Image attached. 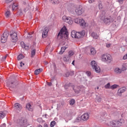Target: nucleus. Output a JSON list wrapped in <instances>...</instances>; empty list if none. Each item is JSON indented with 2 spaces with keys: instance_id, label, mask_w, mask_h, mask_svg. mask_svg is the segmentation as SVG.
Masks as SVG:
<instances>
[{
  "instance_id": "864d4df0",
  "label": "nucleus",
  "mask_w": 127,
  "mask_h": 127,
  "mask_svg": "<svg viewBox=\"0 0 127 127\" xmlns=\"http://www.w3.org/2000/svg\"><path fill=\"white\" fill-rule=\"evenodd\" d=\"M93 1H93V0H88V2H89V3H92Z\"/></svg>"
},
{
  "instance_id": "ddd939ff",
  "label": "nucleus",
  "mask_w": 127,
  "mask_h": 127,
  "mask_svg": "<svg viewBox=\"0 0 127 127\" xmlns=\"http://www.w3.org/2000/svg\"><path fill=\"white\" fill-rule=\"evenodd\" d=\"M17 85H18V82L17 81V80L14 79L13 81L11 82V87H10V90H13V89H14V88H15V87H16Z\"/></svg>"
},
{
  "instance_id": "49530a36",
  "label": "nucleus",
  "mask_w": 127,
  "mask_h": 127,
  "mask_svg": "<svg viewBox=\"0 0 127 127\" xmlns=\"http://www.w3.org/2000/svg\"><path fill=\"white\" fill-rule=\"evenodd\" d=\"M13 0H6V3H9V2H11V1Z\"/></svg>"
},
{
  "instance_id": "58836bf2",
  "label": "nucleus",
  "mask_w": 127,
  "mask_h": 127,
  "mask_svg": "<svg viewBox=\"0 0 127 127\" xmlns=\"http://www.w3.org/2000/svg\"><path fill=\"white\" fill-rule=\"evenodd\" d=\"M72 85H71V83H69L68 84H65L64 85V88L65 89H68V87H71Z\"/></svg>"
},
{
  "instance_id": "f3484780",
  "label": "nucleus",
  "mask_w": 127,
  "mask_h": 127,
  "mask_svg": "<svg viewBox=\"0 0 127 127\" xmlns=\"http://www.w3.org/2000/svg\"><path fill=\"white\" fill-rule=\"evenodd\" d=\"M89 119V114L88 113H85L81 116V120L83 121H87Z\"/></svg>"
},
{
  "instance_id": "9d476101",
  "label": "nucleus",
  "mask_w": 127,
  "mask_h": 127,
  "mask_svg": "<svg viewBox=\"0 0 127 127\" xmlns=\"http://www.w3.org/2000/svg\"><path fill=\"white\" fill-rule=\"evenodd\" d=\"M10 36L12 42L15 43L17 41V33L13 31L12 33L10 34Z\"/></svg>"
},
{
  "instance_id": "a878e982",
  "label": "nucleus",
  "mask_w": 127,
  "mask_h": 127,
  "mask_svg": "<svg viewBox=\"0 0 127 127\" xmlns=\"http://www.w3.org/2000/svg\"><path fill=\"white\" fill-rule=\"evenodd\" d=\"M93 69H94L96 73H100V72H101V68H100L98 65H97L96 67H94Z\"/></svg>"
},
{
  "instance_id": "4c0bfd02",
  "label": "nucleus",
  "mask_w": 127,
  "mask_h": 127,
  "mask_svg": "<svg viewBox=\"0 0 127 127\" xmlns=\"http://www.w3.org/2000/svg\"><path fill=\"white\" fill-rule=\"evenodd\" d=\"M69 72V75L70 76H74V74H75V71L73 70H71Z\"/></svg>"
},
{
  "instance_id": "0eeeda50",
  "label": "nucleus",
  "mask_w": 127,
  "mask_h": 127,
  "mask_svg": "<svg viewBox=\"0 0 127 127\" xmlns=\"http://www.w3.org/2000/svg\"><path fill=\"white\" fill-rule=\"evenodd\" d=\"M74 22L75 23L79 24L80 26H82V27H85L86 26V22H85V20L82 18L80 19L76 18L74 19Z\"/></svg>"
},
{
  "instance_id": "c03bdc74",
  "label": "nucleus",
  "mask_w": 127,
  "mask_h": 127,
  "mask_svg": "<svg viewBox=\"0 0 127 127\" xmlns=\"http://www.w3.org/2000/svg\"><path fill=\"white\" fill-rule=\"evenodd\" d=\"M58 3H59V0H55L54 4H58Z\"/></svg>"
},
{
  "instance_id": "680f3d73",
  "label": "nucleus",
  "mask_w": 127,
  "mask_h": 127,
  "mask_svg": "<svg viewBox=\"0 0 127 127\" xmlns=\"http://www.w3.org/2000/svg\"><path fill=\"white\" fill-rule=\"evenodd\" d=\"M44 116L45 117V118H46V117H47V114H45Z\"/></svg>"
},
{
  "instance_id": "bf43d9fd",
  "label": "nucleus",
  "mask_w": 127,
  "mask_h": 127,
  "mask_svg": "<svg viewBox=\"0 0 127 127\" xmlns=\"http://www.w3.org/2000/svg\"><path fill=\"white\" fill-rule=\"evenodd\" d=\"M1 61H5V59H4V58H3V57L1 58Z\"/></svg>"
},
{
  "instance_id": "f03ea898",
  "label": "nucleus",
  "mask_w": 127,
  "mask_h": 127,
  "mask_svg": "<svg viewBox=\"0 0 127 127\" xmlns=\"http://www.w3.org/2000/svg\"><path fill=\"white\" fill-rule=\"evenodd\" d=\"M100 19L101 20L104 21L105 24H110L111 23V21H112V19H111V16H107V14L105 12V11H102L101 14L100 16Z\"/></svg>"
},
{
  "instance_id": "412c9836",
  "label": "nucleus",
  "mask_w": 127,
  "mask_h": 127,
  "mask_svg": "<svg viewBox=\"0 0 127 127\" xmlns=\"http://www.w3.org/2000/svg\"><path fill=\"white\" fill-rule=\"evenodd\" d=\"M91 65L92 66L93 69H94V68L98 66V64H97V63H96L95 61H92L91 63Z\"/></svg>"
},
{
  "instance_id": "f704fd0d",
  "label": "nucleus",
  "mask_w": 127,
  "mask_h": 127,
  "mask_svg": "<svg viewBox=\"0 0 127 127\" xmlns=\"http://www.w3.org/2000/svg\"><path fill=\"white\" fill-rule=\"evenodd\" d=\"M126 66H127V64H125L124 65H123L122 66L123 71H126V70H127V67Z\"/></svg>"
},
{
  "instance_id": "aec40b11",
  "label": "nucleus",
  "mask_w": 127,
  "mask_h": 127,
  "mask_svg": "<svg viewBox=\"0 0 127 127\" xmlns=\"http://www.w3.org/2000/svg\"><path fill=\"white\" fill-rule=\"evenodd\" d=\"M26 109H27L28 111H32V106H31V104H30V103L26 105Z\"/></svg>"
},
{
  "instance_id": "e2e57ef3",
  "label": "nucleus",
  "mask_w": 127,
  "mask_h": 127,
  "mask_svg": "<svg viewBox=\"0 0 127 127\" xmlns=\"http://www.w3.org/2000/svg\"><path fill=\"white\" fill-rule=\"evenodd\" d=\"M97 90H99V87H97Z\"/></svg>"
},
{
  "instance_id": "de8ad7c7",
  "label": "nucleus",
  "mask_w": 127,
  "mask_h": 127,
  "mask_svg": "<svg viewBox=\"0 0 127 127\" xmlns=\"http://www.w3.org/2000/svg\"><path fill=\"white\" fill-rule=\"evenodd\" d=\"M47 85L49 86L50 87H51L52 86V82H48Z\"/></svg>"
},
{
  "instance_id": "0e129e2a",
  "label": "nucleus",
  "mask_w": 127,
  "mask_h": 127,
  "mask_svg": "<svg viewBox=\"0 0 127 127\" xmlns=\"http://www.w3.org/2000/svg\"><path fill=\"white\" fill-rule=\"evenodd\" d=\"M126 42H127V38L126 39Z\"/></svg>"
},
{
  "instance_id": "4be33fe9",
  "label": "nucleus",
  "mask_w": 127,
  "mask_h": 127,
  "mask_svg": "<svg viewBox=\"0 0 127 127\" xmlns=\"http://www.w3.org/2000/svg\"><path fill=\"white\" fill-rule=\"evenodd\" d=\"M43 71L42 68L37 69L35 70V75H38L40 73H41Z\"/></svg>"
},
{
  "instance_id": "37998d69",
  "label": "nucleus",
  "mask_w": 127,
  "mask_h": 127,
  "mask_svg": "<svg viewBox=\"0 0 127 127\" xmlns=\"http://www.w3.org/2000/svg\"><path fill=\"white\" fill-rule=\"evenodd\" d=\"M96 101H97L98 103H100V102L102 101V98H101L100 97H97Z\"/></svg>"
},
{
  "instance_id": "f8f14e48",
  "label": "nucleus",
  "mask_w": 127,
  "mask_h": 127,
  "mask_svg": "<svg viewBox=\"0 0 127 127\" xmlns=\"http://www.w3.org/2000/svg\"><path fill=\"white\" fill-rule=\"evenodd\" d=\"M86 34L85 30H82L80 32H76V38L79 39L83 37Z\"/></svg>"
},
{
  "instance_id": "c85d7f7f",
  "label": "nucleus",
  "mask_w": 127,
  "mask_h": 127,
  "mask_svg": "<svg viewBox=\"0 0 127 127\" xmlns=\"http://www.w3.org/2000/svg\"><path fill=\"white\" fill-rule=\"evenodd\" d=\"M90 52L91 53V54H92V55H94L95 54H96V50H95V48H92L90 50Z\"/></svg>"
},
{
  "instance_id": "2eb2a0df",
  "label": "nucleus",
  "mask_w": 127,
  "mask_h": 127,
  "mask_svg": "<svg viewBox=\"0 0 127 127\" xmlns=\"http://www.w3.org/2000/svg\"><path fill=\"white\" fill-rule=\"evenodd\" d=\"M15 109L17 111H18L19 112H20L21 110H22V106H21V105L19 104V103H15L14 104Z\"/></svg>"
},
{
  "instance_id": "20e7f679",
  "label": "nucleus",
  "mask_w": 127,
  "mask_h": 127,
  "mask_svg": "<svg viewBox=\"0 0 127 127\" xmlns=\"http://www.w3.org/2000/svg\"><path fill=\"white\" fill-rule=\"evenodd\" d=\"M63 34H65V35H68V32L67 31V28L64 26L62 28L59 33L58 34V38L62 39L63 38Z\"/></svg>"
},
{
  "instance_id": "393cba45",
  "label": "nucleus",
  "mask_w": 127,
  "mask_h": 127,
  "mask_svg": "<svg viewBox=\"0 0 127 127\" xmlns=\"http://www.w3.org/2000/svg\"><path fill=\"white\" fill-rule=\"evenodd\" d=\"M114 71L115 73H116V74H121V73H122V70H121V69H120L119 67L116 68Z\"/></svg>"
},
{
  "instance_id": "1a4fd4ad",
  "label": "nucleus",
  "mask_w": 127,
  "mask_h": 127,
  "mask_svg": "<svg viewBox=\"0 0 127 127\" xmlns=\"http://www.w3.org/2000/svg\"><path fill=\"white\" fill-rule=\"evenodd\" d=\"M41 31L42 32V38H46V37H47V35L48 34V32L49 31V29L48 27H45L41 30Z\"/></svg>"
},
{
  "instance_id": "c9c22d12",
  "label": "nucleus",
  "mask_w": 127,
  "mask_h": 127,
  "mask_svg": "<svg viewBox=\"0 0 127 127\" xmlns=\"http://www.w3.org/2000/svg\"><path fill=\"white\" fill-rule=\"evenodd\" d=\"M110 87H111V83H108L106 85H105V89H110Z\"/></svg>"
},
{
  "instance_id": "603ef678",
  "label": "nucleus",
  "mask_w": 127,
  "mask_h": 127,
  "mask_svg": "<svg viewBox=\"0 0 127 127\" xmlns=\"http://www.w3.org/2000/svg\"><path fill=\"white\" fill-rule=\"evenodd\" d=\"M106 47H108V48L109 47H111V44H107Z\"/></svg>"
},
{
  "instance_id": "a18cd8bd",
  "label": "nucleus",
  "mask_w": 127,
  "mask_h": 127,
  "mask_svg": "<svg viewBox=\"0 0 127 127\" xmlns=\"http://www.w3.org/2000/svg\"><path fill=\"white\" fill-rule=\"evenodd\" d=\"M68 76H70L69 71H68L65 73V77H68Z\"/></svg>"
},
{
  "instance_id": "7c9ffc66",
  "label": "nucleus",
  "mask_w": 127,
  "mask_h": 127,
  "mask_svg": "<svg viewBox=\"0 0 127 127\" xmlns=\"http://www.w3.org/2000/svg\"><path fill=\"white\" fill-rule=\"evenodd\" d=\"M10 16V11H7L5 12V17L8 18V17Z\"/></svg>"
},
{
  "instance_id": "4d7b16f0",
  "label": "nucleus",
  "mask_w": 127,
  "mask_h": 127,
  "mask_svg": "<svg viewBox=\"0 0 127 127\" xmlns=\"http://www.w3.org/2000/svg\"><path fill=\"white\" fill-rule=\"evenodd\" d=\"M19 122H20V123H21L22 124L24 123V121H23V120H19Z\"/></svg>"
},
{
  "instance_id": "7ed1b4c3",
  "label": "nucleus",
  "mask_w": 127,
  "mask_h": 127,
  "mask_svg": "<svg viewBox=\"0 0 127 127\" xmlns=\"http://www.w3.org/2000/svg\"><path fill=\"white\" fill-rule=\"evenodd\" d=\"M125 124L124 119H120V121H112L110 122V126L113 127H122Z\"/></svg>"
},
{
  "instance_id": "6e6552de",
  "label": "nucleus",
  "mask_w": 127,
  "mask_h": 127,
  "mask_svg": "<svg viewBox=\"0 0 127 127\" xmlns=\"http://www.w3.org/2000/svg\"><path fill=\"white\" fill-rule=\"evenodd\" d=\"M73 55H74V52L72 51H69L68 52V55L65 56V57L63 58L64 61V62H68L69 60H70V57L73 56Z\"/></svg>"
},
{
  "instance_id": "c756f323",
  "label": "nucleus",
  "mask_w": 127,
  "mask_h": 127,
  "mask_svg": "<svg viewBox=\"0 0 127 127\" xmlns=\"http://www.w3.org/2000/svg\"><path fill=\"white\" fill-rule=\"evenodd\" d=\"M5 114L3 112H0V120H1L3 118H4Z\"/></svg>"
},
{
  "instance_id": "a211bd4d",
  "label": "nucleus",
  "mask_w": 127,
  "mask_h": 127,
  "mask_svg": "<svg viewBox=\"0 0 127 127\" xmlns=\"http://www.w3.org/2000/svg\"><path fill=\"white\" fill-rule=\"evenodd\" d=\"M20 44H21V46L22 48H24V49H25V50H28V49H29V46H27V45H25L24 42H21Z\"/></svg>"
},
{
  "instance_id": "69168bd1",
  "label": "nucleus",
  "mask_w": 127,
  "mask_h": 127,
  "mask_svg": "<svg viewBox=\"0 0 127 127\" xmlns=\"http://www.w3.org/2000/svg\"><path fill=\"white\" fill-rule=\"evenodd\" d=\"M100 119H103V116H102L101 117H100Z\"/></svg>"
},
{
  "instance_id": "2f4dec72",
  "label": "nucleus",
  "mask_w": 127,
  "mask_h": 127,
  "mask_svg": "<svg viewBox=\"0 0 127 127\" xmlns=\"http://www.w3.org/2000/svg\"><path fill=\"white\" fill-rule=\"evenodd\" d=\"M118 87H119V85L117 84H114L112 85L110 88L111 89H113V90L115 89H117V88H118Z\"/></svg>"
},
{
  "instance_id": "6e6d98bb",
  "label": "nucleus",
  "mask_w": 127,
  "mask_h": 127,
  "mask_svg": "<svg viewBox=\"0 0 127 127\" xmlns=\"http://www.w3.org/2000/svg\"><path fill=\"white\" fill-rule=\"evenodd\" d=\"M71 64L72 65H73V66H75V61H73Z\"/></svg>"
},
{
  "instance_id": "5701e85b",
  "label": "nucleus",
  "mask_w": 127,
  "mask_h": 127,
  "mask_svg": "<svg viewBox=\"0 0 127 127\" xmlns=\"http://www.w3.org/2000/svg\"><path fill=\"white\" fill-rule=\"evenodd\" d=\"M18 5L17 4L13 3V4L12 5V10H16V9L18 8Z\"/></svg>"
},
{
  "instance_id": "39448f33",
  "label": "nucleus",
  "mask_w": 127,
  "mask_h": 127,
  "mask_svg": "<svg viewBox=\"0 0 127 127\" xmlns=\"http://www.w3.org/2000/svg\"><path fill=\"white\" fill-rule=\"evenodd\" d=\"M101 59L104 62H108V63H111V62H112V56H111L110 54H104L102 56Z\"/></svg>"
},
{
  "instance_id": "e433bc0d",
  "label": "nucleus",
  "mask_w": 127,
  "mask_h": 127,
  "mask_svg": "<svg viewBox=\"0 0 127 127\" xmlns=\"http://www.w3.org/2000/svg\"><path fill=\"white\" fill-rule=\"evenodd\" d=\"M69 104L71 106H73V105H74V104H75V100L74 99L70 100V101L69 102Z\"/></svg>"
},
{
  "instance_id": "338daca9",
  "label": "nucleus",
  "mask_w": 127,
  "mask_h": 127,
  "mask_svg": "<svg viewBox=\"0 0 127 127\" xmlns=\"http://www.w3.org/2000/svg\"><path fill=\"white\" fill-rule=\"evenodd\" d=\"M72 127H75V126H72Z\"/></svg>"
},
{
  "instance_id": "423d86ee",
  "label": "nucleus",
  "mask_w": 127,
  "mask_h": 127,
  "mask_svg": "<svg viewBox=\"0 0 127 127\" xmlns=\"http://www.w3.org/2000/svg\"><path fill=\"white\" fill-rule=\"evenodd\" d=\"M9 33L8 31H5L1 36L0 42L1 43H5L7 41V38L8 37Z\"/></svg>"
},
{
  "instance_id": "4468645a",
  "label": "nucleus",
  "mask_w": 127,
  "mask_h": 127,
  "mask_svg": "<svg viewBox=\"0 0 127 127\" xmlns=\"http://www.w3.org/2000/svg\"><path fill=\"white\" fill-rule=\"evenodd\" d=\"M126 91H127V88L125 87L120 88L118 90V92H117L118 96H122V94H123V93H125Z\"/></svg>"
},
{
  "instance_id": "09e8293b",
  "label": "nucleus",
  "mask_w": 127,
  "mask_h": 127,
  "mask_svg": "<svg viewBox=\"0 0 127 127\" xmlns=\"http://www.w3.org/2000/svg\"><path fill=\"white\" fill-rule=\"evenodd\" d=\"M22 66H24V63H22V62L20 63V66L22 67Z\"/></svg>"
},
{
  "instance_id": "72a5a7b5",
  "label": "nucleus",
  "mask_w": 127,
  "mask_h": 127,
  "mask_svg": "<svg viewBox=\"0 0 127 127\" xmlns=\"http://www.w3.org/2000/svg\"><path fill=\"white\" fill-rule=\"evenodd\" d=\"M56 125V122L55 121H52L51 122L50 127H54Z\"/></svg>"
},
{
  "instance_id": "ea45409f",
  "label": "nucleus",
  "mask_w": 127,
  "mask_h": 127,
  "mask_svg": "<svg viewBox=\"0 0 127 127\" xmlns=\"http://www.w3.org/2000/svg\"><path fill=\"white\" fill-rule=\"evenodd\" d=\"M32 37V35H31V34H30V33H29L28 34V35L27 36V38L30 39V38H31Z\"/></svg>"
},
{
  "instance_id": "a19ab883",
  "label": "nucleus",
  "mask_w": 127,
  "mask_h": 127,
  "mask_svg": "<svg viewBox=\"0 0 127 127\" xmlns=\"http://www.w3.org/2000/svg\"><path fill=\"white\" fill-rule=\"evenodd\" d=\"M99 9H102V8H103V5L101 2L99 3Z\"/></svg>"
},
{
  "instance_id": "bb28decb",
  "label": "nucleus",
  "mask_w": 127,
  "mask_h": 127,
  "mask_svg": "<svg viewBox=\"0 0 127 127\" xmlns=\"http://www.w3.org/2000/svg\"><path fill=\"white\" fill-rule=\"evenodd\" d=\"M71 36L72 38H76V32L72 31L71 33Z\"/></svg>"
},
{
  "instance_id": "9b49d317",
  "label": "nucleus",
  "mask_w": 127,
  "mask_h": 127,
  "mask_svg": "<svg viewBox=\"0 0 127 127\" xmlns=\"http://www.w3.org/2000/svg\"><path fill=\"white\" fill-rule=\"evenodd\" d=\"M62 19L64 21H65V22L68 23V24H72L73 23V20H72V18L70 17L64 16L62 17Z\"/></svg>"
},
{
  "instance_id": "052dcab7",
  "label": "nucleus",
  "mask_w": 127,
  "mask_h": 127,
  "mask_svg": "<svg viewBox=\"0 0 127 127\" xmlns=\"http://www.w3.org/2000/svg\"><path fill=\"white\" fill-rule=\"evenodd\" d=\"M6 57H7V55L5 56L4 57H3V58H4V59H5V60L6 59Z\"/></svg>"
},
{
  "instance_id": "79ce46f5",
  "label": "nucleus",
  "mask_w": 127,
  "mask_h": 127,
  "mask_svg": "<svg viewBox=\"0 0 127 127\" xmlns=\"http://www.w3.org/2000/svg\"><path fill=\"white\" fill-rule=\"evenodd\" d=\"M86 74L87 76H88V77H90V76H91L92 73H91V71H86Z\"/></svg>"
},
{
  "instance_id": "5fc2aeb1",
  "label": "nucleus",
  "mask_w": 127,
  "mask_h": 127,
  "mask_svg": "<svg viewBox=\"0 0 127 127\" xmlns=\"http://www.w3.org/2000/svg\"><path fill=\"white\" fill-rule=\"evenodd\" d=\"M51 3H53V4H54V2H55V0H51Z\"/></svg>"
},
{
  "instance_id": "6ab92c4d",
  "label": "nucleus",
  "mask_w": 127,
  "mask_h": 127,
  "mask_svg": "<svg viewBox=\"0 0 127 127\" xmlns=\"http://www.w3.org/2000/svg\"><path fill=\"white\" fill-rule=\"evenodd\" d=\"M68 48L67 47L64 46V47H62L61 49V51L59 52V54L62 55L64 52H65V50H66Z\"/></svg>"
},
{
  "instance_id": "cd10ccee",
  "label": "nucleus",
  "mask_w": 127,
  "mask_h": 127,
  "mask_svg": "<svg viewBox=\"0 0 127 127\" xmlns=\"http://www.w3.org/2000/svg\"><path fill=\"white\" fill-rule=\"evenodd\" d=\"M24 58V56L22 54H20L17 57V59L18 61L21 60V59H23Z\"/></svg>"
},
{
  "instance_id": "dca6fc26",
  "label": "nucleus",
  "mask_w": 127,
  "mask_h": 127,
  "mask_svg": "<svg viewBox=\"0 0 127 127\" xmlns=\"http://www.w3.org/2000/svg\"><path fill=\"white\" fill-rule=\"evenodd\" d=\"M75 12L78 15H81L84 12V11L83 10V8L79 7L75 9Z\"/></svg>"
},
{
  "instance_id": "13d9d810",
  "label": "nucleus",
  "mask_w": 127,
  "mask_h": 127,
  "mask_svg": "<svg viewBox=\"0 0 127 127\" xmlns=\"http://www.w3.org/2000/svg\"><path fill=\"white\" fill-rule=\"evenodd\" d=\"M118 0L119 2H120V3H122V2L124 1V0Z\"/></svg>"
},
{
  "instance_id": "f257e3e1",
  "label": "nucleus",
  "mask_w": 127,
  "mask_h": 127,
  "mask_svg": "<svg viewBox=\"0 0 127 127\" xmlns=\"http://www.w3.org/2000/svg\"><path fill=\"white\" fill-rule=\"evenodd\" d=\"M71 87L74 91L75 94H83L85 93V90L86 88L83 85L80 86H75L71 85Z\"/></svg>"
},
{
  "instance_id": "3c124183",
  "label": "nucleus",
  "mask_w": 127,
  "mask_h": 127,
  "mask_svg": "<svg viewBox=\"0 0 127 127\" xmlns=\"http://www.w3.org/2000/svg\"><path fill=\"white\" fill-rule=\"evenodd\" d=\"M5 124H3L0 126V127H5Z\"/></svg>"
},
{
  "instance_id": "8fccbe9b",
  "label": "nucleus",
  "mask_w": 127,
  "mask_h": 127,
  "mask_svg": "<svg viewBox=\"0 0 127 127\" xmlns=\"http://www.w3.org/2000/svg\"><path fill=\"white\" fill-rule=\"evenodd\" d=\"M37 121L39 122V123H40L42 121V118H39L38 119Z\"/></svg>"
},
{
  "instance_id": "473e14b6",
  "label": "nucleus",
  "mask_w": 127,
  "mask_h": 127,
  "mask_svg": "<svg viewBox=\"0 0 127 127\" xmlns=\"http://www.w3.org/2000/svg\"><path fill=\"white\" fill-rule=\"evenodd\" d=\"M35 53H36V50L34 49V50H32L31 53L32 57H33V56H34V55H35Z\"/></svg>"
},
{
  "instance_id": "b1692460",
  "label": "nucleus",
  "mask_w": 127,
  "mask_h": 127,
  "mask_svg": "<svg viewBox=\"0 0 127 127\" xmlns=\"http://www.w3.org/2000/svg\"><path fill=\"white\" fill-rule=\"evenodd\" d=\"M91 36L93 37V38H94V39H98V34H97V33L94 32H93L91 33Z\"/></svg>"
}]
</instances>
